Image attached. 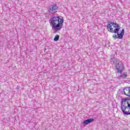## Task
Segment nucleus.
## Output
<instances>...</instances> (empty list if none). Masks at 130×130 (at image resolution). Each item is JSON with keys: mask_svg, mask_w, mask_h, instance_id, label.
Here are the masks:
<instances>
[{"mask_svg": "<svg viewBox=\"0 0 130 130\" xmlns=\"http://www.w3.org/2000/svg\"><path fill=\"white\" fill-rule=\"evenodd\" d=\"M123 93L126 96L130 97V87H124L123 89Z\"/></svg>", "mask_w": 130, "mask_h": 130, "instance_id": "nucleus-7", "label": "nucleus"}, {"mask_svg": "<svg viewBox=\"0 0 130 130\" xmlns=\"http://www.w3.org/2000/svg\"><path fill=\"white\" fill-rule=\"evenodd\" d=\"M93 121H94V119L89 118L88 119L85 120L83 122V124H88V123H90V122H93Z\"/></svg>", "mask_w": 130, "mask_h": 130, "instance_id": "nucleus-11", "label": "nucleus"}, {"mask_svg": "<svg viewBox=\"0 0 130 130\" xmlns=\"http://www.w3.org/2000/svg\"><path fill=\"white\" fill-rule=\"evenodd\" d=\"M110 24L111 25H112L113 28H115V29H118V32L119 31V30L120 29V26H119V24L115 22H111Z\"/></svg>", "mask_w": 130, "mask_h": 130, "instance_id": "nucleus-8", "label": "nucleus"}, {"mask_svg": "<svg viewBox=\"0 0 130 130\" xmlns=\"http://www.w3.org/2000/svg\"><path fill=\"white\" fill-rule=\"evenodd\" d=\"M113 62L114 64H115V66H116V64H118V63H119V59H115V58H111L110 59V62Z\"/></svg>", "mask_w": 130, "mask_h": 130, "instance_id": "nucleus-10", "label": "nucleus"}, {"mask_svg": "<svg viewBox=\"0 0 130 130\" xmlns=\"http://www.w3.org/2000/svg\"><path fill=\"white\" fill-rule=\"evenodd\" d=\"M107 27L108 29V31H109V32H110L111 33H118V28H115L114 29H113V28H112V26L110 23L107 25Z\"/></svg>", "mask_w": 130, "mask_h": 130, "instance_id": "nucleus-6", "label": "nucleus"}, {"mask_svg": "<svg viewBox=\"0 0 130 130\" xmlns=\"http://www.w3.org/2000/svg\"><path fill=\"white\" fill-rule=\"evenodd\" d=\"M116 33L117 36L116 35H115L114 36H113V38H114V39L115 40L122 39V38H123V35H124V29H122L120 34L118 33V32Z\"/></svg>", "mask_w": 130, "mask_h": 130, "instance_id": "nucleus-4", "label": "nucleus"}, {"mask_svg": "<svg viewBox=\"0 0 130 130\" xmlns=\"http://www.w3.org/2000/svg\"><path fill=\"white\" fill-rule=\"evenodd\" d=\"M115 68L117 70V73L119 74H121V73L123 72V70H124V66L123 65V63L121 61H119V62L115 66Z\"/></svg>", "mask_w": 130, "mask_h": 130, "instance_id": "nucleus-3", "label": "nucleus"}, {"mask_svg": "<svg viewBox=\"0 0 130 130\" xmlns=\"http://www.w3.org/2000/svg\"><path fill=\"white\" fill-rule=\"evenodd\" d=\"M121 109L124 115H130V99L125 100L124 102H122Z\"/></svg>", "mask_w": 130, "mask_h": 130, "instance_id": "nucleus-2", "label": "nucleus"}, {"mask_svg": "<svg viewBox=\"0 0 130 130\" xmlns=\"http://www.w3.org/2000/svg\"><path fill=\"white\" fill-rule=\"evenodd\" d=\"M49 23L53 31H60L63 25V18L59 16H53L49 19Z\"/></svg>", "mask_w": 130, "mask_h": 130, "instance_id": "nucleus-1", "label": "nucleus"}, {"mask_svg": "<svg viewBox=\"0 0 130 130\" xmlns=\"http://www.w3.org/2000/svg\"><path fill=\"white\" fill-rule=\"evenodd\" d=\"M59 39V36L57 35L54 38V41H58Z\"/></svg>", "mask_w": 130, "mask_h": 130, "instance_id": "nucleus-12", "label": "nucleus"}, {"mask_svg": "<svg viewBox=\"0 0 130 130\" xmlns=\"http://www.w3.org/2000/svg\"><path fill=\"white\" fill-rule=\"evenodd\" d=\"M120 75L119 76L120 79H126V77H127V72H123L120 73Z\"/></svg>", "mask_w": 130, "mask_h": 130, "instance_id": "nucleus-9", "label": "nucleus"}, {"mask_svg": "<svg viewBox=\"0 0 130 130\" xmlns=\"http://www.w3.org/2000/svg\"><path fill=\"white\" fill-rule=\"evenodd\" d=\"M57 9H58V7L56 5H51L49 12L50 14H55L57 12Z\"/></svg>", "mask_w": 130, "mask_h": 130, "instance_id": "nucleus-5", "label": "nucleus"}]
</instances>
